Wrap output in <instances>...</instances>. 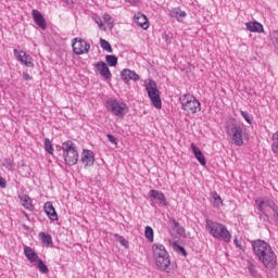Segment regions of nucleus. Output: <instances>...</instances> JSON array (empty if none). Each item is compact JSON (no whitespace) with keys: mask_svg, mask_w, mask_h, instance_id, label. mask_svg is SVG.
<instances>
[{"mask_svg":"<svg viewBox=\"0 0 278 278\" xmlns=\"http://www.w3.org/2000/svg\"><path fill=\"white\" fill-rule=\"evenodd\" d=\"M252 247L254 255H256L258 262L263 264L266 270H275L277 268V254L268 242L257 239L252 242Z\"/></svg>","mask_w":278,"mask_h":278,"instance_id":"obj_1","label":"nucleus"},{"mask_svg":"<svg viewBox=\"0 0 278 278\" xmlns=\"http://www.w3.org/2000/svg\"><path fill=\"white\" fill-rule=\"evenodd\" d=\"M152 257L159 270H168L170 268V254L164 244H152Z\"/></svg>","mask_w":278,"mask_h":278,"instance_id":"obj_2","label":"nucleus"},{"mask_svg":"<svg viewBox=\"0 0 278 278\" xmlns=\"http://www.w3.org/2000/svg\"><path fill=\"white\" fill-rule=\"evenodd\" d=\"M205 228L213 238L223 240V242H231V232H229L227 226L212 219H206Z\"/></svg>","mask_w":278,"mask_h":278,"instance_id":"obj_3","label":"nucleus"},{"mask_svg":"<svg viewBox=\"0 0 278 278\" xmlns=\"http://www.w3.org/2000/svg\"><path fill=\"white\" fill-rule=\"evenodd\" d=\"M255 204L258 212H262V214L266 216L267 220L271 216L273 220H275V223L278 225V206L275 201L270 199L257 198L255 200Z\"/></svg>","mask_w":278,"mask_h":278,"instance_id":"obj_4","label":"nucleus"},{"mask_svg":"<svg viewBox=\"0 0 278 278\" xmlns=\"http://www.w3.org/2000/svg\"><path fill=\"white\" fill-rule=\"evenodd\" d=\"M180 109L186 114H199L201 112V101L197 99L193 94L185 93L178 99Z\"/></svg>","mask_w":278,"mask_h":278,"instance_id":"obj_5","label":"nucleus"},{"mask_svg":"<svg viewBox=\"0 0 278 278\" xmlns=\"http://www.w3.org/2000/svg\"><path fill=\"white\" fill-rule=\"evenodd\" d=\"M63 157L68 166H75L79 162V152L75 142L67 140L62 143Z\"/></svg>","mask_w":278,"mask_h":278,"instance_id":"obj_6","label":"nucleus"},{"mask_svg":"<svg viewBox=\"0 0 278 278\" xmlns=\"http://www.w3.org/2000/svg\"><path fill=\"white\" fill-rule=\"evenodd\" d=\"M146 90L154 108H156V110H162V98H160V90L157 89V84H155L152 79L146 80Z\"/></svg>","mask_w":278,"mask_h":278,"instance_id":"obj_7","label":"nucleus"},{"mask_svg":"<svg viewBox=\"0 0 278 278\" xmlns=\"http://www.w3.org/2000/svg\"><path fill=\"white\" fill-rule=\"evenodd\" d=\"M106 110L111 112L113 116H117V118H123L127 112H129V108L124 102L111 99L106 101Z\"/></svg>","mask_w":278,"mask_h":278,"instance_id":"obj_8","label":"nucleus"},{"mask_svg":"<svg viewBox=\"0 0 278 278\" xmlns=\"http://www.w3.org/2000/svg\"><path fill=\"white\" fill-rule=\"evenodd\" d=\"M227 136H229L236 147H242V144H244V139H242V126L232 124L227 129Z\"/></svg>","mask_w":278,"mask_h":278,"instance_id":"obj_9","label":"nucleus"},{"mask_svg":"<svg viewBox=\"0 0 278 278\" xmlns=\"http://www.w3.org/2000/svg\"><path fill=\"white\" fill-rule=\"evenodd\" d=\"M72 49L76 55H86L90 52V43L80 37H76L72 40Z\"/></svg>","mask_w":278,"mask_h":278,"instance_id":"obj_10","label":"nucleus"},{"mask_svg":"<svg viewBox=\"0 0 278 278\" xmlns=\"http://www.w3.org/2000/svg\"><path fill=\"white\" fill-rule=\"evenodd\" d=\"M14 58L23 64V66H26L27 68H34V58L29 55L27 52L18 49L13 50Z\"/></svg>","mask_w":278,"mask_h":278,"instance_id":"obj_11","label":"nucleus"},{"mask_svg":"<svg viewBox=\"0 0 278 278\" xmlns=\"http://www.w3.org/2000/svg\"><path fill=\"white\" fill-rule=\"evenodd\" d=\"M80 161L85 168H92V166H94V152L91 150H83Z\"/></svg>","mask_w":278,"mask_h":278,"instance_id":"obj_12","label":"nucleus"},{"mask_svg":"<svg viewBox=\"0 0 278 278\" xmlns=\"http://www.w3.org/2000/svg\"><path fill=\"white\" fill-rule=\"evenodd\" d=\"M149 195L151 199H153V201H157L159 205L167 207L168 201H166V195H164V192L152 189L149 191Z\"/></svg>","mask_w":278,"mask_h":278,"instance_id":"obj_13","label":"nucleus"},{"mask_svg":"<svg viewBox=\"0 0 278 278\" xmlns=\"http://www.w3.org/2000/svg\"><path fill=\"white\" fill-rule=\"evenodd\" d=\"M121 77L125 84H129V81H138L140 79V75L127 68L122 71Z\"/></svg>","mask_w":278,"mask_h":278,"instance_id":"obj_14","label":"nucleus"},{"mask_svg":"<svg viewBox=\"0 0 278 278\" xmlns=\"http://www.w3.org/2000/svg\"><path fill=\"white\" fill-rule=\"evenodd\" d=\"M134 21L138 27H141V29H148L150 27L149 18L142 13H136L134 15Z\"/></svg>","mask_w":278,"mask_h":278,"instance_id":"obj_15","label":"nucleus"},{"mask_svg":"<svg viewBox=\"0 0 278 278\" xmlns=\"http://www.w3.org/2000/svg\"><path fill=\"white\" fill-rule=\"evenodd\" d=\"M24 255L30 264H36L38 260H40V256H38V253H36L35 249H31L29 247L24 248Z\"/></svg>","mask_w":278,"mask_h":278,"instance_id":"obj_16","label":"nucleus"},{"mask_svg":"<svg viewBox=\"0 0 278 278\" xmlns=\"http://www.w3.org/2000/svg\"><path fill=\"white\" fill-rule=\"evenodd\" d=\"M97 71H99L100 75L104 77V79H110L112 77V73L110 72V67H108V64L105 62L100 61L96 64Z\"/></svg>","mask_w":278,"mask_h":278,"instance_id":"obj_17","label":"nucleus"},{"mask_svg":"<svg viewBox=\"0 0 278 278\" xmlns=\"http://www.w3.org/2000/svg\"><path fill=\"white\" fill-rule=\"evenodd\" d=\"M191 149L194 157L200 162L201 166H205L207 164V160L205 159V155H203L201 149L194 143H191Z\"/></svg>","mask_w":278,"mask_h":278,"instance_id":"obj_18","label":"nucleus"},{"mask_svg":"<svg viewBox=\"0 0 278 278\" xmlns=\"http://www.w3.org/2000/svg\"><path fill=\"white\" fill-rule=\"evenodd\" d=\"M245 27L248 31H251L252 34H264V25L260 22H248L245 23Z\"/></svg>","mask_w":278,"mask_h":278,"instance_id":"obj_19","label":"nucleus"},{"mask_svg":"<svg viewBox=\"0 0 278 278\" xmlns=\"http://www.w3.org/2000/svg\"><path fill=\"white\" fill-rule=\"evenodd\" d=\"M45 213L47 214L48 218L50 220H58V212H55V207L53 206V203L46 202L43 205Z\"/></svg>","mask_w":278,"mask_h":278,"instance_id":"obj_20","label":"nucleus"},{"mask_svg":"<svg viewBox=\"0 0 278 278\" xmlns=\"http://www.w3.org/2000/svg\"><path fill=\"white\" fill-rule=\"evenodd\" d=\"M33 18L38 27H40L41 29H47V22L45 21V16H42V13H40V11L33 10Z\"/></svg>","mask_w":278,"mask_h":278,"instance_id":"obj_21","label":"nucleus"},{"mask_svg":"<svg viewBox=\"0 0 278 278\" xmlns=\"http://www.w3.org/2000/svg\"><path fill=\"white\" fill-rule=\"evenodd\" d=\"M18 199L21 201V205L25 207V210H28V212H34V202L31 201V198L27 194H20Z\"/></svg>","mask_w":278,"mask_h":278,"instance_id":"obj_22","label":"nucleus"},{"mask_svg":"<svg viewBox=\"0 0 278 278\" xmlns=\"http://www.w3.org/2000/svg\"><path fill=\"white\" fill-rule=\"evenodd\" d=\"M169 16L172 18H175L178 21V23H181L187 16L186 11H181V8H174L169 11Z\"/></svg>","mask_w":278,"mask_h":278,"instance_id":"obj_23","label":"nucleus"},{"mask_svg":"<svg viewBox=\"0 0 278 278\" xmlns=\"http://www.w3.org/2000/svg\"><path fill=\"white\" fill-rule=\"evenodd\" d=\"M2 166L8 170H11L12 173L14 168H16V163L14 162V157L4 159L2 161Z\"/></svg>","mask_w":278,"mask_h":278,"instance_id":"obj_24","label":"nucleus"},{"mask_svg":"<svg viewBox=\"0 0 278 278\" xmlns=\"http://www.w3.org/2000/svg\"><path fill=\"white\" fill-rule=\"evenodd\" d=\"M213 197V207H215L216 210L223 207V198H220V195L214 191L212 193Z\"/></svg>","mask_w":278,"mask_h":278,"instance_id":"obj_25","label":"nucleus"},{"mask_svg":"<svg viewBox=\"0 0 278 278\" xmlns=\"http://www.w3.org/2000/svg\"><path fill=\"white\" fill-rule=\"evenodd\" d=\"M39 238L41 242H43V244H47V247H51V244H53V238L51 237V235L40 232Z\"/></svg>","mask_w":278,"mask_h":278,"instance_id":"obj_26","label":"nucleus"},{"mask_svg":"<svg viewBox=\"0 0 278 278\" xmlns=\"http://www.w3.org/2000/svg\"><path fill=\"white\" fill-rule=\"evenodd\" d=\"M271 140H273V143H271V151H273V153H275L276 155H278V130L273 134Z\"/></svg>","mask_w":278,"mask_h":278,"instance_id":"obj_27","label":"nucleus"},{"mask_svg":"<svg viewBox=\"0 0 278 278\" xmlns=\"http://www.w3.org/2000/svg\"><path fill=\"white\" fill-rule=\"evenodd\" d=\"M174 223V231L178 233V236H181L182 238H186V228L181 227L177 220H173Z\"/></svg>","mask_w":278,"mask_h":278,"instance_id":"obj_28","label":"nucleus"},{"mask_svg":"<svg viewBox=\"0 0 278 278\" xmlns=\"http://www.w3.org/2000/svg\"><path fill=\"white\" fill-rule=\"evenodd\" d=\"M37 268L38 270H40V273H42L43 275H47V273H49V267L47 266V264H45L43 261H41V258H38L37 262Z\"/></svg>","mask_w":278,"mask_h":278,"instance_id":"obj_29","label":"nucleus"},{"mask_svg":"<svg viewBox=\"0 0 278 278\" xmlns=\"http://www.w3.org/2000/svg\"><path fill=\"white\" fill-rule=\"evenodd\" d=\"M100 47L101 49H103V51H106V53H112L113 49H112V45H110L108 42V40L101 38L100 39Z\"/></svg>","mask_w":278,"mask_h":278,"instance_id":"obj_30","label":"nucleus"},{"mask_svg":"<svg viewBox=\"0 0 278 278\" xmlns=\"http://www.w3.org/2000/svg\"><path fill=\"white\" fill-rule=\"evenodd\" d=\"M144 236H146V238H147V240L149 242H153V240H154V232H153V228H151V226H147L144 228Z\"/></svg>","mask_w":278,"mask_h":278,"instance_id":"obj_31","label":"nucleus"},{"mask_svg":"<svg viewBox=\"0 0 278 278\" xmlns=\"http://www.w3.org/2000/svg\"><path fill=\"white\" fill-rule=\"evenodd\" d=\"M45 149L47 151V153H49L50 155H53V143L51 142V140H49V138L45 139Z\"/></svg>","mask_w":278,"mask_h":278,"instance_id":"obj_32","label":"nucleus"},{"mask_svg":"<svg viewBox=\"0 0 278 278\" xmlns=\"http://www.w3.org/2000/svg\"><path fill=\"white\" fill-rule=\"evenodd\" d=\"M114 238L117 240V242H119L122 244V247H125V249L129 248V242H127V240L125 239V237L115 233Z\"/></svg>","mask_w":278,"mask_h":278,"instance_id":"obj_33","label":"nucleus"},{"mask_svg":"<svg viewBox=\"0 0 278 278\" xmlns=\"http://www.w3.org/2000/svg\"><path fill=\"white\" fill-rule=\"evenodd\" d=\"M103 21L104 23H106L108 27H110V29H112V27H114V18L112 17V15L105 13L103 15Z\"/></svg>","mask_w":278,"mask_h":278,"instance_id":"obj_34","label":"nucleus"},{"mask_svg":"<svg viewBox=\"0 0 278 278\" xmlns=\"http://www.w3.org/2000/svg\"><path fill=\"white\" fill-rule=\"evenodd\" d=\"M105 60L109 66H116V64H118V58L115 55H106Z\"/></svg>","mask_w":278,"mask_h":278,"instance_id":"obj_35","label":"nucleus"},{"mask_svg":"<svg viewBox=\"0 0 278 278\" xmlns=\"http://www.w3.org/2000/svg\"><path fill=\"white\" fill-rule=\"evenodd\" d=\"M248 270H249L250 275H252V277L258 276L257 266H255V264L249 263Z\"/></svg>","mask_w":278,"mask_h":278,"instance_id":"obj_36","label":"nucleus"},{"mask_svg":"<svg viewBox=\"0 0 278 278\" xmlns=\"http://www.w3.org/2000/svg\"><path fill=\"white\" fill-rule=\"evenodd\" d=\"M106 138L111 142V144L118 147V141L116 140V137H114L113 135H106Z\"/></svg>","mask_w":278,"mask_h":278,"instance_id":"obj_37","label":"nucleus"},{"mask_svg":"<svg viewBox=\"0 0 278 278\" xmlns=\"http://www.w3.org/2000/svg\"><path fill=\"white\" fill-rule=\"evenodd\" d=\"M240 114L244 118V121H247L249 125H251L252 121H251V116H249V113L241 111Z\"/></svg>","mask_w":278,"mask_h":278,"instance_id":"obj_38","label":"nucleus"},{"mask_svg":"<svg viewBox=\"0 0 278 278\" xmlns=\"http://www.w3.org/2000/svg\"><path fill=\"white\" fill-rule=\"evenodd\" d=\"M8 181L0 175V188H7Z\"/></svg>","mask_w":278,"mask_h":278,"instance_id":"obj_39","label":"nucleus"},{"mask_svg":"<svg viewBox=\"0 0 278 278\" xmlns=\"http://www.w3.org/2000/svg\"><path fill=\"white\" fill-rule=\"evenodd\" d=\"M96 23H97L99 29H105V27H104V25H103V22H101V18L96 20Z\"/></svg>","mask_w":278,"mask_h":278,"instance_id":"obj_40","label":"nucleus"},{"mask_svg":"<svg viewBox=\"0 0 278 278\" xmlns=\"http://www.w3.org/2000/svg\"><path fill=\"white\" fill-rule=\"evenodd\" d=\"M23 79H25V81H31V76L28 73H23Z\"/></svg>","mask_w":278,"mask_h":278,"instance_id":"obj_41","label":"nucleus"},{"mask_svg":"<svg viewBox=\"0 0 278 278\" xmlns=\"http://www.w3.org/2000/svg\"><path fill=\"white\" fill-rule=\"evenodd\" d=\"M233 243L236 244V247H238V249H242V244L240 243V240H238L237 237L233 239Z\"/></svg>","mask_w":278,"mask_h":278,"instance_id":"obj_42","label":"nucleus"},{"mask_svg":"<svg viewBox=\"0 0 278 278\" xmlns=\"http://www.w3.org/2000/svg\"><path fill=\"white\" fill-rule=\"evenodd\" d=\"M66 5L73 7V0H62Z\"/></svg>","mask_w":278,"mask_h":278,"instance_id":"obj_43","label":"nucleus"},{"mask_svg":"<svg viewBox=\"0 0 278 278\" xmlns=\"http://www.w3.org/2000/svg\"><path fill=\"white\" fill-rule=\"evenodd\" d=\"M178 249H179L180 253H182V255L186 257V255H187L186 249H184V247H179V245H178Z\"/></svg>","mask_w":278,"mask_h":278,"instance_id":"obj_44","label":"nucleus"},{"mask_svg":"<svg viewBox=\"0 0 278 278\" xmlns=\"http://www.w3.org/2000/svg\"><path fill=\"white\" fill-rule=\"evenodd\" d=\"M25 216H27V213H24Z\"/></svg>","mask_w":278,"mask_h":278,"instance_id":"obj_45","label":"nucleus"}]
</instances>
